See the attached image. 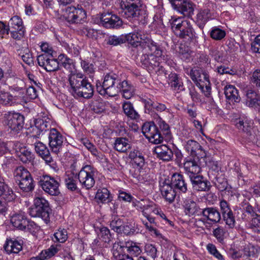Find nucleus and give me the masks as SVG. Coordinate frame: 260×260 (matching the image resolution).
I'll return each mask as SVG.
<instances>
[{"mask_svg":"<svg viewBox=\"0 0 260 260\" xmlns=\"http://www.w3.org/2000/svg\"><path fill=\"white\" fill-rule=\"evenodd\" d=\"M68 80L71 88V92L74 96L90 99L93 96V86L81 74H71Z\"/></svg>","mask_w":260,"mask_h":260,"instance_id":"obj_1","label":"nucleus"},{"mask_svg":"<svg viewBox=\"0 0 260 260\" xmlns=\"http://www.w3.org/2000/svg\"><path fill=\"white\" fill-rule=\"evenodd\" d=\"M132 28L133 31L123 35L124 43L127 42L135 48L140 46L143 49H147V47H150L156 49L154 42L149 34L143 33L142 29L136 25H133Z\"/></svg>","mask_w":260,"mask_h":260,"instance_id":"obj_2","label":"nucleus"},{"mask_svg":"<svg viewBox=\"0 0 260 260\" xmlns=\"http://www.w3.org/2000/svg\"><path fill=\"white\" fill-rule=\"evenodd\" d=\"M120 13L121 15L130 20L137 21L140 24H144L147 22V14L146 11L140 9L137 3L127 4L120 2Z\"/></svg>","mask_w":260,"mask_h":260,"instance_id":"obj_3","label":"nucleus"},{"mask_svg":"<svg viewBox=\"0 0 260 260\" xmlns=\"http://www.w3.org/2000/svg\"><path fill=\"white\" fill-rule=\"evenodd\" d=\"M169 23L176 36L182 39H191L195 37V33L190 22L183 20L182 18L171 16Z\"/></svg>","mask_w":260,"mask_h":260,"instance_id":"obj_4","label":"nucleus"},{"mask_svg":"<svg viewBox=\"0 0 260 260\" xmlns=\"http://www.w3.org/2000/svg\"><path fill=\"white\" fill-rule=\"evenodd\" d=\"M120 82L116 74H107L104 77L102 85L96 84L97 91L102 95H107L109 96H114L119 92L118 87Z\"/></svg>","mask_w":260,"mask_h":260,"instance_id":"obj_5","label":"nucleus"},{"mask_svg":"<svg viewBox=\"0 0 260 260\" xmlns=\"http://www.w3.org/2000/svg\"><path fill=\"white\" fill-rule=\"evenodd\" d=\"M51 209L48 202L42 197H36L34 200V205L29 209V214L33 217L42 218L47 223L50 221Z\"/></svg>","mask_w":260,"mask_h":260,"instance_id":"obj_6","label":"nucleus"},{"mask_svg":"<svg viewBox=\"0 0 260 260\" xmlns=\"http://www.w3.org/2000/svg\"><path fill=\"white\" fill-rule=\"evenodd\" d=\"M154 45L156 48V49L147 47V49L150 50L151 53L148 54L146 53L141 56V61L142 64L146 68L154 69L155 67H159L160 62H162V60H165L164 58V56L162 57V51L155 42Z\"/></svg>","mask_w":260,"mask_h":260,"instance_id":"obj_7","label":"nucleus"},{"mask_svg":"<svg viewBox=\"0 0 260 260\" xmlns=\"http://www.w3.org/2000/svg\"><path fill=\"white\" fill-rule=\"evenodd\" d=\"M96 169L91 165L83 166L78 173V179L82 188L91 189L95 184Z\"/></svg>","mask_w":260,"mask_h":260,"instance_id":"obj_8","label":"nucleus"},{"mask_svg":"<svg viewBox=\"0 0 260 260\" xmlns=\"http://www.w3.org/2000/svg\"><path fill=\"white\" fill-rule=\"evenodd\" d=\"M63 16L70 23H82L85 21L86 13L81 7L70 6L63 11Z\"/></svg>","mask_w":260,"mask_h":260,"instance_id":"obj_9","label":"nucleus"},{"mask_svg":"<svg viewBox=\"0 0 260 260\" xmlns=\"http://www.w3.org/2000/svg\"><path fill=\"white\" fill-rule=\"evenodd\" d=\"M10 222L14 227L22 231L31 232L36 227L34 222L28 220L25 213L22 211L12 213L10 216Z\"/></svg>","mask_w":260,"mask_h":260,"instance_id":"obj_10","label":"nucleus"},{"mask_svg":"<svg viewBox=\"0 0 260 260\" xmlns=\"http://www.w3.org/2000/svg\"><path fill=\"white\" fill-rule=\"evenodd\" d=\"M200 216L201 220L206 228H210L213 224L218 223L221 220L220 213L214 207L203 208Z\"/></svg>","mask_w":260,"mask_h":260,"instance_id":"obj_11","label":"nucleus"},{"mask_svg":"<svg viewBox=\"0 0 260 260\" xmlns=\"http://www.w3.org/2000/svg\"><path fill=\"white\" fill-rule=\"evenodd\" d=\"M142 131L146 138L152 143L159 144L163 140L161 134L153 122L145 123L142 127Z\"/></svg>","mask_w":260,"mask_h":260,"instance_id":"obj_12","label":"nucleus"},{"mask_svg":"<svg viewBox=\"0 0 260 260\" xmlns=\"http://www.w3.org/2000/svg\"><path fill=\"white\" fill-rule=\"evenodd\" d=\"M24 117L18 113L9 112L5 114L4 123L12 131L18 132L24 125Z\"/></svg>","mask_w":260,"mask_h":260,"instance_id":"obj_13","label":"nucleus"},{"mask_svg":"<svg viewBox=\"0 0 260 260\" xmlns=\"http://www.w3.org/2000/svg\"><path fill=\"white\" fill-rule=\"evenodd\" d=\"M39 182L43 190L48 194L56 196L60 193L59 183L54 178L47 175L43 176Z\"/></svg>","mask_w":260,"mask_h":260,"instance_id":"obj_14","label":"nucleus"},{"mask_svg":"<svg viewBox=\"0 0 260 260\" xmlns=\"http://www.w3.org/2000/svg\"><path fill=\"white\" fill-rule=\"evenodd\" d=\"M49 145L52 152L58 154L62 149L64 137L55 128L50 130L49 135Z\"/></svg>","mask_w":260,"mask_h":260,"instance_id":"obj_15","label":"nucleus"},{"mask_svg":"<svg viewBox=\"0 0 260 260\" xmlns=\"http://www.w3.org/2000/svg\"><path fill=\"white\" fill-rule=\"evenodd\" d=\"M47 54H43L38 56L37 60L40 66L43 67L47 72H54L59 69L57 59L51 58Z\"/></svg>","mask_w":260,"mask_h":260,"instance_id":"obj_16","label":"nucleus"},{"mask_svg":"<svg viewBox=\"0 0 260 260\" xmlns=\"http://www.w3.org/2000/svg\"><path fill=\"white\" fill-rule=\"evenodd\" d=\"M11 89L14 93L13 98H16V103L22 104L25 102V84L22 80H17L16 84L11 86Z\"/></svg>","mask_w":260,"mask_h":260,"instance_id":"obj_17","label":"nucleus"},{"mask_svg":"<svg viewBox=\"0 0 260 260\" xmlns=\"http://www.w3.org/2000/svg\"><path fill=\"white\" fill-rule=\"evenodd\" d=\"M101 20L103 25L107 28H117L122 24L120 18L111 13L103 14Z\"/></svg>","mask_w":260,"mask_h":260,"instance_id":"obj_18","label":"nucleus"},{"mask_svg":"<svg viewBox=\"0 0 260 260\" xmlns=\"http://www.w3.org/2000/svg\"><path fill=\"white\" fill-rule=\"evenodd\" d=\"M192 187L197 191H206L209 189L210 183L201 175L197 174L189 178Z\"/></svg>","mask_w":260,"mask_h":260,"instance_id":"obj_19","label":"nucleus"},{"mask_svg":"<svg viewBox=\"0 0 260 260\" xmlns=\"http://www.w3.org/2000/svg\"><path fill=\"white\" fill-rule=\"evenodd\" d=\"M160 190L166 201L170 203L174 201L176 192L169 180H165L160 183Z\"/></svg>","mask_w":260,"mask_h":260,"instance_id":"obj_20","label":"nucleus"},{"mask_svg":"<svg viewBox=\"0 0 260 260\" xmlns=\"http://www.w3.org/2000/svg\"><path fill=\"white\" fill-rule=\"evenodd\" d=\"M194 5L189 0H183L177 5H174V9L184 17H190L193 14Z\"/></svg>","mask_w":260,"mask_h":260,"instance_id":"obj_21","label":"nucleus"},{"mask_svg":"<svg viewBox=\"0 0 260 260\" xmlns=\"http://www.w3.org/2000/svg\"><path fill=\"white\" fill-rule=\"evenodd\" d=\"M170 183L175 189L180 192L185 193L187 190V184L184 176L180 174H174L172 176Z\"/></svg>","mask_w":260,"mask_h":260,"instance_id":"obj_22","label":"nucleus"},{"mask_svg":"<svg viewBox=\"0 0 260 260\" xmlns=\"http://www.w3.org/2000/svg\"><path fill=\"white\" fill-rule=\"evenodd\" d=\"M184 212L186 215L191 216H200L202 209L198 204L191 199L186 200L184 203Z\"/></svg>","mask_w":260,"mask_h":260,"instance_id":"obj_23","label":"nucleus"},{"mask_svg":"<svg viewBox=\"0 0 260 260\" xmlns=\"http://www.w3.org/2000/svg\"><path fill=\"white\" fill-rule=\"evenodd\" d=\"M184 169L189 178L199 174L201 171V168L197 161L191 158L186 159L183 164Z\"/></svg>","mask_w":260,"mask_h":260,"instance_id":"obj_24","label":"nucleus"},{"mask_svg":"<svg viewBox=\"0 0 260 260\" xmlns=\"http://www.w3.org/2000/svg\"><path fill=\"white\" fill-rule=\"evenodd\" d=\"M154 152L157 156L164 161H170L173 157V153L171 148L166 145L156 146Z\"/></svg>","mask_w":260,"mask_h":260,"instance_id":"obj_25","label":"nucleus"},{"mask_svg":"<svg viewBox=\"0 0 260 260\" xmlns=\"http://www.w3.org/2000/svg\"><path fill=\"white\" fill-rule=\"evenodd\" d=\"M78 173L75 172L74 170L67 171L64 176V180L66 187L72 191L77 189V177Z\"/></svg>","mask_w":260,"mask_h":260,"instance_id":"obj_26","label":"nucleus"},{"mask_svg":"<svg viewBox=\"0 0 260 260\" xmlns=\"http://www.w3.org/2000/svg\"><path fill=\"white\" fill-rule=\"evenodd\" d=\"M168 83L172 89L177 92L184 89L181 79L175 73H171L169 75Z\"/></svg>","mask_w":260,"mask_h":260,"instance_id":"obj_27","label":"nucleus"},{"mask_svg":"<svg viewBox=\"0 0 260 260\" xmlns=\"http://www.w3.org/2000/svg\"><path fill=\"white\" fill-rule=\"evenodd\" d=\"M245 103L249 107H256L260 104V95L252 89L246 91Z\"/></svg>","mask_w":260,"mask_h":260,"instance_id":"obj_28","label":"nucleus"},{"mask_svg":"<svg viewBox=\"0 0 260 260\" xmlns=\"http://www.w3.org/2000/svg\"><path fill=\"white\" fill-rule=\"evenodd\" d=\"M48 123L42 118H38L35 120V126H32L31 128L34 134H32L31 137L33 138H38L43 131H46Z\"/></svg>","mask_w":260,"mask_h":260,"instance_id":"obj_29","label":"nucleus"},{"mask_svg":"<svg viewBox=\"0 0 260 260\" xmlns=\"http://www.w3.org/2000/svg\"><path fill=\"white\" fill-rule=\"evenodd\" d=\"M224 94L226 99L232 102L238 103L240 101L238 90L233 85H226L224 87Z\"/></svg>","mask_w":260,"mask_h":260,"instance_id":"obj_30","label":"nucleus"},{"mask_svg":"<svg viewBox=\"0 0 260 260\" xmlns=\"http://www.w3.org/2000/svg\"><path fill=\"white\" fill-rule=\"evenodd\" d=\"M16 153L19 159L23 163L29 162L34 158V155L26 147L16 150Z\"/></svg>","mask_w":260,"mask_h":260,"instance_id":"obj_31","label":"nucleus"},{"mask_svg":"<svg viewBox=\"0 0 260 260\" xmlns=\"http://www.w3.org/2000/svg\"><path fill=\"white\" fill-rule=\"evenodd\" d=\"M131 148L130 142L126 138H116L114 142V149L120 152H125Z\"/></svg>","mask_w":260,"mask_h":260,"instance_id":"obj_32","label":"nucleus"},{"mask_svg":"<svg viewBox=\"0 0 260 260\" xmlns=\"http://www.w3.org/2000/svg\"><path fill=\"white\" fill-rule=\"evenodd\" d=\"M4 248L8 253H18L22 247L21 244L17 241L7 240L4 245Z\"/></svg>","mask_w":260,"mask_h":260,"instance_id":"obj_33","label":"nucleus"},{"mask_svg":"<svg viewBox=\"0 0 260 260\" xmlns=\"http://www.w3.org/2000/svg\"><path fill=\"white\" fill-rule=\"evenodd\" d=\"M57 60L59 66L63 67L70 73L73 72L75 68V64L72 59L68 57L63 54H61L58 56Z\"/></svg>","mask_w":260,"mask_h":260,"instance_id":"obj_34","label":"nucleus"},{"mask_svg":"<svg viewBox=\"0 0 260 260\" xmlns=\"http://www.w3.org/2000/svg\"><path fill=\"white\" fill-rule=\"evenodd\" d=\"M119 89V92H122V96L126 99H130L134 94V87L128 84L127 81H123L120 82L118 87Z\"/></svg>","mask_w":260,"mask_h":260,"instance_id":"obj_35","label":"nucleus"},{"mask_svg":"<svg viewBox=\"0 0 260 260\" xmlns=\"http://www.w3.org/2000/svg\"><path fill=\"white\" fill-rule=\"evenodd\" d=\"M128 157L133 163L137 166L142 168L145 164V159L142 153L138 150L131 151L128 155Z\"/></svg>","mask_w":260,"mask_h":260,"instance_id":"obj_36","label":"nucleus"},{"mask_svg":"<svg viewBox=\"0 0 260 260\" xmlns=\"http://www.w3.org/2000/svg\"><path fill=\"white\" fill-rule=\"evenodd\" d=\"M122 109L124 114L132 119L139 118V115L134 109L133 104L128 101L124 102L122 104Z\"/></svg>","mask_w":260,"mask_h":260,"instance_id":"obj_37","label":"nucleus"},{"mask_svg":"<svg viewBox=\"0 0 260 260\" xmlns=\"http://www.w3.org/2000/svg\"><path fill=\"white\" fill-rule=\"evenodd\" d=\"M155 121L160 129L159 132L161 134V136L163 137L165 136L167 140L170 139L171 138V133L169 125L160 117H158L156 118Z\"/></svg>","mask_w":260,"mask_h":260,"instance_id":"obj_38","label":"nucleus"},{"mask_svg":"<svg viewBox=\"0 0 260 260\" xmlns=\"http://www.w3.org/2000/svg\"><path fill=\"white\" fill-rule=\"evenodd\" d=\"M9 92L0 88V104L4 106H11L16 103L15 100Z\"/></svg>","mask_w":260,"mask_h":260,"instance_id":"obj_39","label":"nucleus"},{"mask_svg":"<svg viewBox=\"0 0 260 260\" xmlns=\"http://www.w3.org/2000/svg\"><path fill=\"white\" fill-rule=\"evenodd\" d=\"M124 246L128 252L132 255L137 256L142 252V249L139 243L128 241L125 242Z\"/></svg>","mask_w":260,"mask_h":260,"instance_id":"obj_40","label":"nucleus"},{"mask_svg":"<svg viewBox=\"0 0 260 260\" xmlns=\"http://www.w3.org/2000/svg\"><path fill=\"white\" fill-rule=\"evenodd\" d=\"M95 199L102 203H108L111 200L110 192L106 188L98 190L95 194Z\"/></svg>","mask_w":260,"mask_h":260,"instance_id":"obj_41","label":"nucleus"},{"mask_svg":"<svg viewBox=\"0 0 260 260\" xmlns=\"http://www.w3.org/2000/svg\"><path fill=\"white\" fill-rule=\"evenodd\" d=\"M14 177L16 181L21 182L22 180L31 176L27 169L22 167L17 168L14 172Z\"/></svg>","mask_w":260,"mask_h":260,"instance_id":"obj_42","label":"nucleus"},{"mask_svg":"<svg viewBox=\"0 0 260 260\" xmlns=\"http://www.w3.org/2000/svg\"><path fill=\"white\" fill-rule=\"evenodd\" d=\"M202 70L199 68L198 67H194L191 69L189 73H187L189 75L191 79L197 82L198 84L199 83L204 82L202 77L203 78V73L202 74Z\"/></svg>","mask_w":260,"mask_h":260,"instance_id":"obj_43","label":"nucleus"},{"mask_svg":"<svg viewBox=\"0 0 260 260\" xmlns=\"http://www.w3.org/2000/svg\"><path fill=\"white\" fill-rule=\"evenodd\" d=\"M184 147L186 151L191 155L193 156L196 150L200 148V145L197 141L193 140H189L185 142Z\"/></svg>","mask_w":260,"mask_h":260,"instance_id":"obj_44","label":"nucleus"},{"mask_svg":"<svg viewBox=\"0 0 260 260\" xmlns=\"http://www.w3.org/2000/svg\"><path fill=\"white\" fill-rule=\"evenodd\" d=\"M18 185L19 187L25 192L31 191L34 189L35 186L34 180L31 176L18 182Z\"/></svg>","mask_w":260,"mask_h":260,"instance_id":"obj_45","label":"nucleus"},{"mask_svg":"<svg viewBox=\"0 0 260 260\" xmlns=\"http://www.w3.org/2000/svg\"><path fill=\"white\" fill-rule=\"evenodd\" d=\"M150 202L148 200H141L140 201H136L134 202V207L138 210L143 213V215L145 212H147L150 206Z\"/></svg>","mask_w":260,"mask_h":260,"instance_id":"obj_46","label":"nucleus"},{"mask_svg":"<svg viewBox=\"0 0 260 260\" xmlns=\"http://www.w3.org/2000/svg\"><path fill=\"white\" fill-rule=\"evenodd\" d=\"M53 236V240L54 242L64 243L68 239V233L64 229H58Z\"/></svg>","mask_w":260,"mask_h":260,"instance_id":"obj_47","label":"nucleus"},{"mask_svg":"<svg viewBox=\"0 0 260 260\" xmlns=\"http://www.w3.org/2000/svg\"><path fill=\"white\" fill-rule=\"evenodd\" d=\"M252 219L249 221V228L254 232H260V216L253 212L252 215Z\"/></svg>","mask_w":260,"mask_h":260,"instance_id":"obj_48","label":"nucleus"},{"mask_svg":"<svg viewBox=\"0 0 260 260\" xmlns=\"http://www.w3.org/2000/svg\"><path fill=\"white\" fill-rule=\"evenodd\" d=\"M92 111L96 113H101L106 109V104L102 100H95L90 105Z\"/></svg>","mask_w":260,"mask_h":260,"instance_id":"obj_49","label":"nucleus"},{"mask_svg":"<svg viewBox=\"0 0 260 260\" xmlns=\"http://www.w3.org/2000/svg\"><path fill=\"white\" fill-rule=\"evenodd\" d=\"M9 28L14 29H24L22 19L18 16H14L11 18L8 23Z\"/></svg>","mask_w":260,"mask_h":260,"instance_id":"obj_50","label":"nucleus"},{"mask_svg":"<svg viewBox=\"0 0 260 260\" xmlns=\"http://www.w3.org/2000/svg\"><path fill=\"white\" fill-rule=\"evenodd\" d=\"M125 242H117L113 244L112 248V252L113 256L117 259L120 256L123 255L122 253L124 251V249L125 248Z\"/></svg>","mask_w":260,"mask_h":260,"instance_id":"obj_51","label":"nucleus"},{"mask_svg":"<svg viewBox=\"0 0 260 260\" xmlns=\"http://www.w3.org/2000/svg\"><path fill=\"white\" fill-rule=\"evenodd\" d=\"M108 45L117 46L124 43V36H111L105 40Z\"/></svg>","mask_w":260,"mask_h":260,"instance_id":"obj_52","label":"nucleus"},{"mask_svg":"<svg viewBox=\"0 0 260 260\" xmlns=\"http://www.w3.org/2000/svg\"><path fill=\"white\" fill-rule=\"evenodd\" d=\"M226 33L224 30L217 27H213L210 31V37L213 40L219 41L224 38Z\"/></svg>","mask_w":260,"mask_h":260,"instance_id":"obj_53","label":"nucleus"},{"mask_svg":"<svg viewBox=\"0 0 260 260\" xmlns=\"http://www.w3.org/2000/svg\"><path fill=\"white\" fill-rule=\"evenodd\" d=\"M135 232L136 229L134 224L127 222L125 224H122L120 234L131 235L134 234Z\"/></svg>","mask_w":260,"mask_h":260,"instance_id":"obj_54","label":"nucleus"},{"mask_svg":"<svg viewBox=\"0 0 260 260\" xmlns=\"http://www.w3.org/2000/svg\"><path fill=\"white\" fill-rule=\"evenodd\" d=\"M123 221L118 217H113L110 221V226L115 232L120 234Z\"/></svg>","mask_w":260,"mask_h":260,"instance_id":"obj_55","label":"nucleus"},{"mask_svg":"<svg viewBox=\"0 0 260 260\" xmlns=\"http://www.w3.org/2000/svg\"><path fill=\"white\" fill-rule=\"evenodd\" d=\"M226 232V231L224 228L219 226L214 229L213 235L218 242H222L224 239Z\"/></svg>","mask_w":260,"mask_h":260,"instance_id":"obj_56","label":"nucleus"},{"mask_svg":"<svg viewBox=\"0 0 260 260\" xmlns=\"http://www.w3.org/2000/svg\"><path fill=\"white\" fill-rule=\"evenodd\" d=\"M225 224L229 228L233 229L235 226L236 220L233 212L222 215Z\"/></svg>","mask_w":260,"mask_h":260,"instance_id":"obj_57","label":"nucleus"},{"mask_svg":"<svg viewBox=\"0 0 260 260\" xmlns=\"http://www.w3.org/2000/svg\"><path fill=\"white\" fill-rule=\"evenodd\" d=\"M99 236L102 240L106 243H108L111 240V235L109 230L106 227H102L100 229Z\"/></svg>","mask_w":260,"mask_h":260,"instance_id":"obj_58","label":"nucleus"},{"mask_svg":"<svg viewBox=\"0 0 260 260\" xmlns=\"http://www.w3.org/2000/svg\"><path fill=\"white\" fill-rule=\"evenodd\" d=\"M203 80L204 82L199 83V86L204 90V86H205L206 89L207 90V93H205L206 96H208L210 94L211 87L209 85L210 84L209 76L207 73H203Z\"/></svg>","mask_w":260,"mask_h":260,"instance_id":"obj_59","label":"nucleus"},{"mask_svg":"<svg viewBox=\"0 0 260 260\" xmlns=\"http://www.w3.org/2000/svg\"><path fill=\"white\" fill-rule=\"evenodd\" d=\"M35 148L36 152L41 156L45 155V153H47L49 151L46 145L41 142L36 143L35 144Z\"/></svg>","mask_w":260,"mask_h":260,"instance_id":"obj_60","label":"nucleus"},{"mask_svg":"<svg viewBox=\"0 0 260 260\" xmlns=\"http://www.w3.org/2000/svg\"><path fill=\"white\" fill-rule=\"evenodd\" d=\"M210 16L209 11L205 10L200 11L197 15V20L202 24H205L207 22Z\"/></svg>","mask_w":260,"mask_h":260,"instance_id":"obj_61","label":"nucleus"},{"mask_svg":"<svg viewBox=\"0 0 260 260\" xmlns=\"http://www.w3.org/2000/svg\"><path fill=\"white\" fill-rule=\"evenodd\" d=\"M81 32L83 35L92 39L95 38L98 35L96 30L87 26L84 27L82 29Z\"/></svg>","mask_w":260,"mask_h":260,"instance_id":"obj_62","label":"nucleus"},{"mask_svg":"<svg viewBox=\"0 0 260 260\" xmlns=\"http://www.w3.org/2000/svg\"><path fill=\"white\" fill-rule=\"evenodd\" d=\"M3 192L2 196L3 198L8 201H11L14 199L13 191L7 185H5L4 189L2 191Z\"/></svg>","mask_w":260,"mask_h":260,"instance_id":"obj_63","label":"nucleus"},{"mask_svg":"<svg viewBox=\"0 0 260 260\" xmlns=\"http://www.w3.org/2000/svg\"><path fill=\"white\" fill-rule=\"evenodd\" d=\"M251 50L253 52L260 53V35L257 36L251 43Z\"/></svg>","mask_w":260,"mask_h":260,"instance_id":"obj_64","label":"nucleus"}]
</instances>
